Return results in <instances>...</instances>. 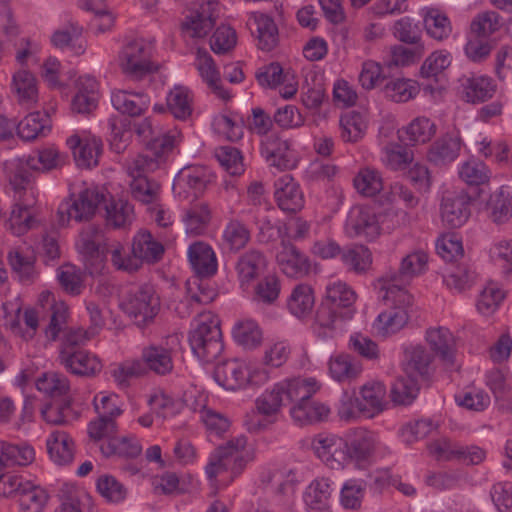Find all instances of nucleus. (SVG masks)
Returning a JSON list of instances; mask_svg holds the SVG:
<instances>
[{
  "label": "nucleus",
  "instance_id": "774afa93",
  "mask_svg": "<svg viewBox=\"0 0 512 512\" xmlns=\"http://www.w3.org/2000/svg\"><path fill=\"white\" fill-rule=\"evenodd\" d=\"M11 268L22 281H29L34 275L35 256L31 251L11 250L8 254Z\"/></svg>",
  "mask_w": 512,
  "mask_h": 512
},
{
  "label": "nucleus",
  "instance_id": "473e14b6",
  "mask_svg": "<svg viewBox=\"0 0 512 512\" xmlns=\"http://www.w3.org/2000/svg\"><path fill=\"white\" fill-rule=\"evenodd\" d=\"M35 452L28 445L0 442V473L9 467L27 466L34 461Z\"/></svg>",
  "mask_w": 512,
  "mask_h": 512
},
{
  "label": "nucleus",
  "instance_id": "c756f323",
  "mask_svg": "<svg viewBox=\"0 0 512 512\" xmlns=\"http://www.w3.org/2000/svg\"><path fill=\"white\" fill-rule=\"evenodd\" d=\"M282 249L277 254V262L281 270L289 277H297L307 273L309 264L304 255H302L294 245L282 241Z\"/></svg>",
  "mask_w": 512,
  "mask_h": 512
},
{
  "label": "nucleus",
  "instance_id": "dca6fc26",
  "mask_svg": "<svg viewBox=\"0 0 512 512\" xmlns=\"http://www.w3.org/2000/svg\"><path fill=\"white\" fill-rule=\"evenodd\" d=\"M59 361L72 374L78 376H94L102 368L100 360L85 350L61 349Z\"/></svg>",
  "mask_w": 512,
  "mask_h": 512
},
{
  "label": "nucleus",
  "instance_id": "9d476101",
  "mask_svg": "<svg viewBox=\"0 0 512 512\" xmlns=\"http://www.w3.org/2000/svg\"><path fill=\"white\" fill-rule=\"evenodd\" d=\"M261 154L270 166L280 171L293 169L297 165L290 141L276 133L266 135L262 139Z\"/></svg>",
  "mask_w": 512,
  "mask_h": 512
},
{
  "label": "nucleus",
  "instance_id": "1a4fd4ad",
  "mask_svg": "<svg viewBox=\"0 0 512 512\" xmlns=\"http://www.w3.org/2000/svg\"><path fill=\"white\" fill-rule=\"evenodd\" d=\"M101 230L96 226L84 228L76 243L77 250L83 256L90 273L100 272L106 261V244L103 243Z\"/></svg>",
  "mask_w": 512,
  "mask_h": 512
},
{
  "label": "nucleus",
  "instance_id": "a211bd4d",
  "mask_svg": "<svg viewBox=\"0 0 512 512\" xmlns=\"http://www.w3.org/2000/svg\"><path fill=\"white\" fill-rule=\"evenodd\" d=\"M143 367V374L153 372L156 375L165 376L174 368L172 350L161 345L151 344L144 347L141 357L137 359Z\"/></svg>",
  "mask_w": 512,
  "mask_h": 512
},
{
  "label": "nucleus",
  "instance_id": "4be33fe9",
  "mask_svg": "<svg viewBox=\"0 0 512 512\" xmlns=\"http://www.w3.org/2000/svg\"><path fill=\"white\" fill-rule=\"evenodd\" d=\"M275 199L279 208L296 213L304 206V196L300 186L290 175H284L275 182Z\"/></svg>",
  "mask_w": 512,
  "mask_h": 512
},
{
  "label": "nucleus",
  "instance_id": "3c124183",
  "mask_svg": "<svg viewBox=\"0 0 512 512\" xmlns=\"http://www.w3.org/2000/svg\"><path fill=\"white\" fill-rule=\"evenodd\" d=\"M419 392V379L405 373L395 380L391 387V400L397 405H409Z\"/></svg>",
  "mask_w": 512,
  "mask_h": 512
},
{
  "label": "nucleus",
  "instance_id": "f8f14e48",
  "mask_svg": "<svg viewBox=\"0 0 512 512\" xmlns=\"http://www.w3.org/2000/svg\"><path fill=\"white\" fill-rule=\"evenodd\" d=\"M218 3L209 1L191 11L181 24L182 32L190 38H203L208 35L216 24Z\"/></svg>",
  "mask_w": 512,
  "mask_h": 512
},
{
  "label": "nucleus",
  "instance_id": "052dcab7",
  "mask_svg": "<svg viewBox=\"0 0 512 512\" xmlns=\"http://www.w3.org/2000/svg\"><path fill=\"white\" fill-rule=\"evenodd\" d=\"M383 90L385 96L391 101L403 103L414 98L419 92V87L410 79L397 78L389 80Z\"/></svg>",
  "mask_w": 512,
  "mask_h": 512
},
{
  "label": "nucleus",
  "instance_id": "864d4df0",
  "mask_svg": "<svg viewBox=\"0 0 512 512\" xmlns=\"http://www.w3.org/2000/svg\"><path fill=\"white\" fill-rule=\"evenodd\" d=\"M222 240L229 251L237 252L250 241V231L240 220L231 219L223 230Z\"/></svg>",
  "mask_w": 512,
  "mask_h": 512
},
{
  "label": "nucleus",
  "instance_id": "c9c22d12",
  "mask_svg": "<svg viewBox=\"0 0 512 512\" xmlns=\"http://www.w3.org/2000/svg\"><path fill=\"white\" fill-rule=\"evenodd\" d=\"M211 209L206 202H196L184 210L182 223L187 233L199 235L208 227Z\"/></svg>",
  "mask_w": 512,
  "mask_h": 512
},
{
  "label": "nucleus",
  "instance_id": "79ce46f5",
  "mask_svg": "<svg viewBox=\"0 0 512 512\" xmlns=\"http://www.w3.org/2000/svg\"><path fill=\"white\" fill-rule=\"evenodd\" d=\"M115 109L130 116L141 115L149 106L148 97L143 93H129L119 90L112 94Z\"/></svg>",
  "mask_w": 512,
  "mask_h": 512
},
{
  "label": "nucleus",
  "instance_id": "bb28decb",
  "mask_svg": "<svg viewBox=\"0 0 512 512\" xmlns=\"http://www.w3.org/2000/svg\"><path fill=\"white\" fill-rule=\"evenodd\" d=\"M486 212L495 224H504L512 217V188L502 186L492 193L486 203Z\"/></svg>",
  "mask_w": 512,
  "mask_h": 512
},
{
  "label": "nucleus",
  "instance_id": "c03bdc74",
  "mask_svg": "<svg viewBox=\"0 0 512 512\" xmlns=\"http://www.w3.org/2000/svg\"><path fill=\"white\" fill-rule=\"evenodd\" d=\"M357 295L355 291L346 283L335 282L327 286L325 300L334 306L337 310L348 309L344 316L350 318L352 312L350 310L356 302Z\"/></svg>",
  "mask_w": 512,
  "mask_h": 512
},
{
  "label": "nucleus",
  "instance_id": "49530a36",
  "mask_svg": "<svg viewBox=\"0 0 512 512\" xmlns=\"http://www.w3.org/2000/svg\"><path fill=\"white\" fill-rule=\"evenodd\" d=\"M341 260L350 271L357 274L367 273L372 266V253L364 245H353L341 253Z\"/></svg>",
  "mask_w": 512,
  "mask_h": 512
},
{
  "label": "nucleus",
  "instance_id": "f704fd0d",
  "mask_svg": "<svg viewBox=\"0 0 512 512\" xmlns=\"http://www.w3.org/2000/svg\"><path fill=\"white\" fill-rule=\"evenodd\" d=\"M47 450L51 459L59 464L66 465L74 458V442L65 432L54 430L47 439Z\"/></svg>",
  "mask_w": 512,
  "mask_h": 512
},
{
  "label": "nucleus",
  "instance_id": "393cba45",
  "mask_svg": "<svg viewBox=\"0 0 512 512\" xmlns=\"http://www.w3.org/2000/svg\"><path fill=\"white\" fill-rule=\"evenodd\" d=\"M460 82L464 99L469 103L485 102L491 99L496 92V85L487 76H463Z\"/></svg>",
  "mask_w": 512,
  "mask_h": 512
},
{
  "label": "nucleus",
  "instance_id": "f257e3e1",
  "mask_svg": "<svg viewBox=\"0 0 512 512\" xmlns=\"http://www.w3.org/2000/svg\"><path fill=\"white\" fill-rule=\"evenodd\" d=\"M319 388L314 378L285 379L257 398L255 407L259 414L272 418L270 423H274L281 407L293 403L290 415L296 423L308 425L321 422L328 417L330 409L323 403L311 400Z\"/></svg>",
  "mask_w": 512,
  "mask_h": 512
},
{
  "label": "nucleus",
  "instance_id": "20e7f679",
  "mask_svg": "<svg viewBox=\"0 0 512 512\" xmlns=\"http://www.w3.org/2000/svg\"><path fill=\"white\" fill-rule=\"evenodd\" d=\"M181 140L178 131L166 133L153 138L147 144L145 153L127 161V173L132 179L146 177L147 173L154 172L166 161L167 156Z\"/></svg>",
  "mask_w": 512,
  "mask_h": 512
},
{
  "label": "nucleus",
  "instance_id": "7ed1b4c3",
  "mask_svg": "<svg viewBox=\"0 0 512 512\" xmlns=\"http://www.w3.org/2000/svg\"><path fill=\"white\" fill-rule=\"evenodd\" d=\"M14 191V207L9 219L12 232L22 235L34 226L33 208L37 197L31 176L26 171H17L10 179Z\"/></svg>",
  "mask_w": 512,
  "mask_h": 512
},
{
  "label": "nucleus",
  "instance_id": "39448f33",
  "mask_svg": "<svg viewBox=\"0 0 512 512\" xmlns=\"http://www.w3.org/2000/svg\"><path fill=\"white\" fill-rule=\"evenodd\" d=\"M189 342L199 359L205 362L216 359L223 351L219 320L210 312L201 313L196 328L190 333Z\"/></svg>",
  "mask_w": 512,
  "mask_h": 512
},
{
  "label": "nucleus",
  "instance_id": "6ab92c4d",
  "mask_svg": "<svg viewBox=\"0 0 512 512\" xmlns=\"http://www.w3.org/2000/svg\"><path fill=\"white\" fill-rule=\"evenodd\" d=\"M347 462H362L370 458L378 444L377 434L364 428L355 429L345 440Z\"/></svg>",
  "mask_w": 512,
  "mask_h": 512
},
{
  "label": "nucleus",
  "instance_id": "a19ab883",
  "mask_svg": "<svg viewBox=\"0 0 512 512\" xmlns=\"http://www.w3.org/2000/svg\"><path fill=\"white\" fill-rule=\"evenodd\" d=\"M187 298L185 302H181L177 307L176 311L181 317L189 316L191 311L189 307L192 303L196 304H208L212 302L216 296L215 291L203 285V283L195 278L187 282Z\"/></svg>",
  "mask_w": 512,
  "mask_h": 512
},
{
  "label": "nucleus",
  "instance_id": "69168bd1",
  "mask_svg": "<svg viewBox=\"0 0 512 512\" xmlns=\"http://www.w3.org/2000/svg\"><path fill=\"white\" fill-rule=\"evenodd\" d=\"M233 336L238 344L247 349L257 347L262 341V332L252 320L238 322L233 329Z\"/></svg>",
  "mask_w": 512,
  "mask_h": 512
},
{
  "label": "nucleus",
  "instance_id": "e2e57ef3",
  "mask_svg": "<svg viewBox=\"0 0 512 512\" xmlns=\"http://www.w3.org/2000/svg\"><path fill=\"white\" fill-rule=\"evenodd\" d=\"M105 211L107 224L114 228L126 226L133 218V207L127 200L111 199L109 203H105Z\"/></svg>",
  "mask_w": 512,
  "mask_h": 512
},
{
  "label": "nucleus",
  "instance_id": "680f3d73",
  "mask_svg": "<svg viewBox=\"0 0 512 512\" xmlns=\"http://www.w3.org/2000/svg\"><path fill=\"white\" fill-rule=\"evenodd\" d=\"M287 305L289 311L297 317L308 314L314 306L312 288L305 284L297 285L293 289Z\"/></svg>",
  "mask_w": 512,
  "mask_h": 512
},
{
  "label": "nucleus",
  "instance_id": "4c0bfd02",
  "mask_svg": "<svg viewBox=\"0 0 512 512\" xmlns=\"http://www.w3.org/2000/svg\"><path fill=\"white\" fill-rule=\"evenodd\" d=\"M362 372L361 363L348 354H339L329 361V374L337 382H351Z\"/></svg>",
  "mask_w": 512,
  "mask_h": 512
},
{
  "label": "nucleus",
  "instance_id": "58836bf2",
  "mask_svg": "<svg viewBox=\"0 0 512 512\" xmlns=\"http://www.w3.org/2000/svg\"><path fill=\"white\" fill-rule=\"evenodd\" d=\"M353 235L367 241H373L381 234V227L376 214L368 209H359L350 224Z\"/></svg>",
  "mask_w": 512,
  "mask_h": 512
},
{
  "label": "nucleus",
  "instance_id": "0eeeda50",
  "mask_svg": "<svg viewBox=\"0 0 512 512\" xmlns=\"http://www.w3.org/2000/svg\"><path fill=\"white\" fill-rule=\"evenodd\" d=\"M122 72L134 79H142L157 70L152 61V48L142 39L127 42L119 53Z\"/></svg>",
  "mask_w": 512,
  "mask_h": 512
},
{
  "label": "nucleus",
  "instance_id": "2f4dec72",
  "mask_svg": "<svg viewBox=\"0 0 512 512\" xmlns=\"http://www.w3.org/2000/svg\"><path fill=\"white\" fill-rule=\"evenodd\" d=\"M404 373L417 379H427L433 361L432 354L423 346H414L406 350Z\"/></svg>",
  "mask_w": 512,
  "mask_h": 512
},
{
  "label": "nucleus",
  "instance_id": "a18cd8bd",
  "mask_svg": "<svg viewBox=\"0 0 512 512\" xmlns=\"http://www.w3.org/2000/svg\"><path fill=\"white\" fill-rule=\"evenodd\" d=\"M50 130V120L46 113L28 114L17 126V133L25 141H32Z\"/></svg>",
  "mask_w": 512,
  "mask_h": 512
},
{
  "label": "nucleus",
  "instance_id": "7c9ffc66",
  "mask_svg": "<svg viewBox=\"0 0 512 512\" xmlns=\"http://www.w3.org/2000/svg\"><path fill=\"white\" fill-rule=\"evenodd\" d=\"M461 150V139L446 134L436 140L429 148L427 158L435 165H446L453 162Z\"/></svg>",
  "mask_w": 512,
  "mask_h": 512
},
{
  "label": "nucleus",
  "instance_id": "6e6552de",
  "mask_svg": "<svg viewBox=\"0 0 512 512\" xmlns=\"http://www.w3.org/2000/svg\"><path fill=\"white\" fill-rule=\"evenodd\" d=\"M107 194L98 188H86L73 195L70 203L58 210L59 222L65 225L70 219L77 222L89 221L101 203H106Z\"/></svg>",
  "mask_w": 512,
  "mask_h": 512
},
{
  "label": "nucleus",
  "instance_id": "0e129e2a",
  "mask_svg": "<svg viewBox=\"0 0 512 512\" xmlns=\"http://www.w3.org/2000/svg\"><path fill=\"white\" fill-rule=\"evenodd\" d=\"M57 279L61 288L69 295L77 296L84 288L82 272L72 264H65L58 268Z\"/></svg>",
  "mask_w": 512,
  "mask_h": 512
},
{
  "label": "nucleus",
  "instance_id": "bf43d9fd",
  "mask_svg": "<svg viewBox=\"0 0 512 512\" xmlns=\"http://www.w3.org/2000/svg\"><path fill=\"white\" fill-rule=\"evenodd\" d=\"M385 394V387L379 382L368 383L362 387L360 400L367 417H373L383 410Z\"/></svg>",
  "mask_w": 512,
  "mask_h": 512
},
{
  "label": "nucleus",
  "instance_id": "13d9d810",
  "mask_svg": "<svg viewBox=\"0 0 512 512\" xmlns=\"http://www.w3.org/2000/svg\"><path fill=\"white\" fill-rule=\"evenodd\" d=\"M424 26L428 35L439 41L448 38L452 32L447 15L435 8H430L425 12Z\"/></svg>",
  "mask_w": 512,
  "mask_h": 512
},
{
  "label": "nucleus",
  "instance_id": "09e8293b",
  "mask_svg": "<svg viewBox=\"0 0 512 512\" xmlns=\"http://www.w3.org/2000/svg\"><path fill=\"white\" fill-rule=\"evenodd\" d=\"M333 492L328 478H320L313 481L305 494L306 504L314 510H327L330 507V499Z\"/></svg>",
  "mask_w": 512,
  "mask_h": 512
},
{
  "label": "nucleus",
  "instance_id": "aec40b11",
  "mask_svg": "<svg viewBox=\"0 0 512 512\" xmlns=\"http://www.w3.org/2000/svg\"><path fill=\"white\" fill-rule=\"evenodd\" d=\"M131 253L134 263L130 262V267L138 270L143 262L155 263L160 260L164 247L149 231H140L133 239Z\"/></svg>",
  "mask_w": 512,
  "mask_h": 512
},
{
  "label": "nucleus",
  "instance_id": "f03ea898",
  "mask_svg": "<svg viewBox=\"0 0 512 512\" xmlns=\"http://www.w3.org/2000/svg\"><path fill=\"white\" fill-rule=\"evenodd\" d=\"M381 298L386 305L375 322L378 333L384 337L399 332L409 320L408 308L412 304V296L397 284L381 285Z\"/></svg>",
  "mask_w": 512,
  "mask_h": 512
},
{
  "label": "nucleus",
  "instance_id": "cd10ccee",
  "mask_svg": "<svg viewBox=\"0 0 512 512\" xmlns=\"http://www.w3.org/2000/svg\"><path fill=\"white\" fill-rule=\"evenodd\" d=\"M12 91L17 102L26 108H31L38 101L37 80L27 70H19L13 75Z\"/></svg>",
  "mask_w": 512,
  "mask_h": 512
},
{
  "label": "nucleus",
  "instance_id": "ea45409f",
  "mask_svg": "<svg viewBox=\"0 0 512 512\" xmlns=\"http://www.w3.org/2000/svg\"><path fill=\"white\" fill-rule=\"evenodd\" d=\"M99 448L105 457L119 456L134 459L142 453V446L134 436L116 437L100 444Z\"/></svg>",
  "mask_w": 512,
  "mask_h": 512
},
{
  "label": "nucleus",
  "instance_id": "5fc2aeb1",
  "mask_svg": "<svg viewBox=\"0 0 512 512\" xmlns=\"http://www.w3.org/2000/svg\"><path fill=\"white\" fill-rule=\"evenodd\" d=\"M353 184L358 193L365 197H374L383 190V179L379 171L365 167L354 177Z\"/></svg>",
  "mask_w": 512,
  "mask_h": 512
},
{
  "label": "nucleus",
  "instance_id": "a878e982",
  "mask_svg": "<svg viewBox=\"0 0 512 512\" xmlns=\"http://www.w3.org/2000/svg\"><path fill=\"white\" fill-rule=\"evenodd\" d=\"M188 258L193 270L200 277H210L217 272L216 255L207 243L197 241L191 244Z\"/></svg>",
  "mask_w": 512,
  "mask_h": 512
},
{
  "label": "nucleus",
  "instance_id": "338daca9",
  "mask_svg": "<svg viewBox=\"0 0 512 512\" xmlns=\"http://www.w3.org/2000/svg\"><path fill=\"white\" fill-rule=\"evenodd\" d=\"M459 175L469 185H483L489 182L491 171L483 162L471 159L463 163Z\"/></svg>",
  "mask_w": 512,
  "mask_h": 512
},
{
  "label": "nucleus",
  "instance_id": "423d86ee",
  "mask_svg": "<svg viewBox=\"0 0 512 512\" xmlns=\"http://www.w3.org/2000/svg\"><path fill=\"white\" fill-rule=\"evenodd\" d=\"M121 307L134 319L135 324L143 326L154 319L160 309V300L151 285L132 287L124 295Z\"/></svg>",
  "mask_w": 512,
  "mask_h": 512
},
{
  "label": "nucleus",
  "instance_id": "9b49d317",
  "mask_svg": "<svg viewBox=\"0 0 512 512\" xmlns=\"http://www.w3.org/2000/svg\"><path fill=\"white\" fill-rule=\"evenodd\" d=\"M311 447L316 456L332 469L347 463L345 440L336 435L319 434L313 438Z\"/></svg>",
  "mask_w": 512,
  "mask_h": 512
},
{
  "label": "nucleus",
  "instance_id": "de8ad7c7",
  "mask_svg": "<svg viewBox=\"0 0 512 512\" xmlns=\"http://www.w3.org/2000/svg\"><path fill=\"white\" fill-rule=\"evenodd\" d=\"M42 300L49 302L52 300L50 310V321L48 326L45 328L46 337L55 341L59 333L66 327L68 319V306L64 302H54L53 296L50 292H44L41 294Z\"/></svg>",
  "mask_w": 512,
  "mask_h": 512
},
{
  "label": "nucleus",
  "instance_id": "4d7b16f0",
  "mask_svg": "<svg viewBox=\"0 0 512 512\" xmlns=\"http://www.w3.org/2000/svg\"><path fill=\"white\" fill-rule=\"evenodd\" d=\"M36 387L40 392H43L53 399L60 397L68 399L67 394L70 390L69 381L65 376L59 373H44L37 379Z\"/></svg>",
  "mask_w": 512,
  "mask_h": 512
},
{
  "label": "nucleus",
  "instance_id": "8fccbe9b",
  "mask_svg": "<svg viewBox=\"0 0 512 512\" xmlns=\"http://www.w3.org/2000/svg\"><path fill=\"white\" fill-rule=\"evenodd\" d=\"M436 124L425 116L416 117L405 128V140L412 145L428 143L436 134Z\"/></svg>",
  "mask_w": 512,
  "mask_h": 512
},
{
  "label": "nucleus",
  "instance_id": "5701e85b",
  "mask_svg": "<svg viewBox=\"0 0 512 512\" xmlns=\"http://www.w3.org/2000/svg\"><path fill=\"white\" fill-rule=\"evenodd\" d=\"M266 258L257 249H250L241 254L236 263L235 270L241 287L249 285L257 279L266 269Z\"/></svg>",
  "mask_w": 512,
  "mask_h": 512
},
{
  "label": "nucleus",
  "instance_id": "e433bc0d",
  "mask_svg": "<svg viewBox=\"0 0 512 512\" xmlns=\"http://www.w3.org/2000/svg\"><path fill=\"white\" fill-rule=\"evenodd\" d=\"M248 25L252 29L255 27L259 47L262 50H271L278 41V29L274 20L263 13H253Z\"/></svg>",
  "mask_w": 512,
  "mask_h": 512
},
{
  "label": "nucleus",
  "instance_id": "72a5a7b5",
  "mask_svg": "<svg viewBox=\"0 0 512 512\" xmlns=\"http://www.w3.org/2000/svg\"><path fill=\"white\" fill-rule=\"evenodd\" d=\"M97 106V82L91 77H80L77 81V92L72 100V110L76 113L88 114Z\"/></svg>",
  "mask_w": 512,
  "mask_h": 512
},
{
  "label": "nucleus",
  "instance_id": "f3484780",
  "mask_svg": "<svg viewBox=\"0 0 512 512\" xmlns=\"http://www.w3.org/2000/svg\"><path fill=\"white\" fill-rule=\"evenodd\" d=\"M66 142L73 152L78 167L91 168L98 164V158L102 152V142L99 138L74 134Z\"/></svg>",
  "mask_w": 512,
  "mask_h": 512
},
{
  "label": "nucleus",
  "instance_id": "c85d7f7f",
  "mask_svg": "<svg viewBox=\"0 0 512 512\" xmlns=\"http://www.w3.org/2000/svg\"><path fill=\"white\" fill-rule=\"evenodd\" d=\"M246 445V437L239 436L227 441L224 445L219 446L215 452L224 461L232 465L231 472L234 475L239 474L247 462L252 459L247 452L244 453Z\"/></svg>",
  "mask_w": 512,
  "mask_h": 512
},
{
  "label": "nucleus",
  "instance_id": "603ef678",
  "mask_svg": "<svg viewBox=\"0 0 512 512\" xmlns=\"http://www.w3.org/2000/svg\"><path fill=\"white\" fill-rule=\"evenodd\" d=\"M48 498L43 488L25 481L24 488L17 499L22 512H42Z\"/></svg>",
  "mask_w": 512,
  "mask_h": 512
},
{
  "label": "nucleus",
  "instance_id": "412c9836",
  "mask_svg": "<svg viewBox=\"0 0 512 512\" xmlns=\"http://www.w3.org/2000/svg\"><path fill=\"white\" fill-rule=\"evenodd\" d=\"M214 380L225 390L235 391L247 384L248 368L237 360H228L216 365Z\"/></svg>",
  "mask_w": 512,
  "mask_h": 512
},
{
  "label": "nucleus",
  "instance_id": "2eb2a0df",
  "mask_svg": "<svg viewBox=\"0 0 512 512\" xmlns=\"http://www.w3.org/2000/svg\"><path fill=\"white\" fill-rule=\"evenodd\" d=\"M470 197L464 193L449 194L443 197L441 203L442 222L450 228H458L469 219Z\"/></svg>",
  "mask_w": 512,
  "mask_h": 512
},
{
  "label": "nucleus",
  "instance_id": "ddd939ff",
  "mask_svg": "<svg viewBox=\"0 0 512 512\" xmlns=\"http://www.w3.org/2000/svg\"><path fill=\"white\" fill-rule=\"evenodd\" d=\"M428 255L423 250H416L406 255L397 272L381 277V285L397 284L400 287L408 285L413 278L421 275L427 269Z\"/></svg>",
  "mask_w": 512,
  "mask_h": 512
},
{
  "label": "nucleus",
  "instance_id": "4468645a",
  "mask_svg": "<svg viewBox=\"0 0 512 512\" xmlns=\"http://www.w3.org/2000/svg\"><path fill=\"white\" fill-rule=\"evenodd\" d=\"M426 341L445 369L451 370L455 367L456 345L449 329L444 327L428 329Z\"/></svg>",
  "mask_w": 512,
  "mask_h": 512
},
{
  "label": "nucleus",
  "instance_id": "6e6d98bb",
  "mask_svg": "<svg viewBox=\"0 0 512 512\" xmlns=\"http://www.w3.org/2000/svg\"><path fill=\"white\" fill-rule=\"evenodd\" d=\"M210 182L208 170L202 166H188L183 168L177 178L178 185L191 189L194 196L202 194Z\"/></svg>",
  "mask_w": 512,
  "mask_h": 512
},
{
  "label": "nucleus",
  "instance_id": "37998d69",
  "mask_svg": "<svg viewBox=\"0 0 512 512\" xmlns=\"http://www.w3.org/2000/svg\"><path fill=\"white\" fill-rule=\"evenodd\" d=\"M167 109L178 120H187L193 112V96L183 86L174 87L167 95Z\"/></svg>",
  "mask_w": 512,
  "mask_h": 512
},
{
  "label": "nucleus",
  "instance_id": "b1692460",
  "mask_svg": "<svg viewBox=\"0 0 512 512\" xmlns=\"http://www.w3.org/2000/svg\"><path fill=\"white\" fill-rule=\"evenodd\" d=\"M195 66L201 78L219 98L222 100H229L231 98L229 92L223 88L220 73L207 50L203 48L197 49Z\"/></svg>",
  "mask_w": 512,
  "mask_h": 512
}]
</instances>
